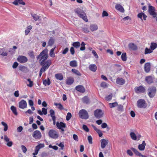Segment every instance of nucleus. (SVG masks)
<instances>
[{"mask_svg":"<svg viewBox=\"0 0 157 157\" xmlns=\"http://www.w3.org/2000/svg\"><path fill=\"white\" fill-rule=\"evenodd\" d=\"M48 50L45 49L43 50L37 57V59H39V61L40 64H43V62L48 58Z\"/></svg>","mask_w":157,"mask_h":157,"instance_id":"nucleus-1","label":"nucleus"},{"mask_svg":"<svg viewBox=\"0 0 157 157\" xmlns=\"http://www.w3.org/2000/svg\"><path fill=\"white\" fill-rule=\"evenodd\" d=\"M75 12L83 20L86 22L88 21V19L87 18L86 14L84 11L82 10L80 8H77L75 10Z\"/></svg>","mask_w":157,"mask_h":157,"instance_id":"nucleus-2","label":"nucleus"},{"mask_svg":"<svg viewBox=\"0 0 157 157\" xmlns=\"http://www.w3.org/2000/svg\"><path fill=\"white\" fill-rule=\"evenodd\" d=\"M80 45H81V47L80 48V50L81 51L84 50L86 48L85 47V44L84 42H82L81 44L79 42H75L72 44V45L76 48H79Z\"/></svg>","mask_w":157,"mask_h":157,"instance_id":"nucleus-3","label":"nucleus"},{"mask_svg":"<svg viewBox=\"0 0 157 157\" xmlns=\"http://www.w3.org/2000/svg\"><path fill=\"white\" fill-rule=\"evenodd\" d=\"M48 135L49 137L53 139H56L59 137V134L54 129H51L48 132Z\"/></svg>","mask_w":157,"mask_h":157,"instance_id":"nucleus-4","label":"nucleus"},{"mask_svg":"<svg viewBox=\"0 0 157 157\" xmlns=\"http://www.w3.org/2000/svg\"><path fill=\"white\" fill-rule=\"evenodd\" d=\"M79 117L82 119H87L89 117L88 113L86 110L82 109L80 110L78 113Z\"/></svg>","mask_w":157,"mask_h":157,"instance_id":"nucleus-5","label":"nucleus"},{"mask_svg":"<svg viewBox=\"0 0 157 157\" xmlns=\"http://www.w3.org/2000/svg\"><path fill=\"white\" fill-rule=\"evenodd\" d=\"M156 89L155 87H151L148 89V94L150 98H153L155 95Z\"/></svg>","mask_w":157,"mask_h":157,"instance_id":"nucleus-6","label":"nucleus"},{"mask_svg":"<svg viewBox=\"0 0 157 157\" xmlns=\"http://www.w3.org/2000/svg\"><path fill=\"white\" fill-rule=\"evenodd\" d=\"M137 106L141 108H145L147 107V104L145 100L143 99L139 100L137 102Z\"/></svg>","mask_w":157,"mask_h":157,"instance_id":"nucleus-7","label":"nucleus"},{"mask_svg":"<svg viewBox=\"0 0 157 157\" xmlns=\"http://www.w3.org/2000/svg\"><path fill=\"white\" fill-rule=\"evenodd\" d=\"M148 12L154 18L157 16V13L155 12V8L152 6H149Z\"/></svg>","mask_w":157,"mask_h":157,"instance_id":"nucleus-8","label":"nucleus"},{"mask_svg":"<svg viewBox=\"0 0 157 157\" xmlns=\"http://www.w3.org/2000/svg\"><path fill=\"white\" fill-rule=\"evenodd\" d=\"M104 113L101 109H96L94 112V115L95 117L99 118L102 117Z\"/></svg>","mask_w":157,"mask_h":157,"instance_id":"nucleus-9","label":"nucleus"},{"mask_svg":"<svg viewBox=\"0 0 157 157\" xmlns=\"http://www.w3.org/2000/svg\"><path fill=\"white\" fill-rule=\"evenodd\" d=\"M56 125L58 129L61 130L62 132H64V130L63 128L66 127L65 124L62 122H57L56 123Z\"/></svg>","mask_w":157,"mask_h":157,"instance_id":"nucleus-10","label":"nucleus"},{"mask_svg":"<svg viewBox=\"0 0 157 157\" xmlns=\"http://www.w3.org/2000/svg\"><path fill=\"white\" fill-rule=\"evenodd\" d=\"M17 60L21 63H24L28 61V59L25 56H19L17 58Z\"/></svg>","mask_w":157,"mask_h":157,"instance_id":"nucleus-11","label":"nucleus"},{"mask_svg":"<svg viewBox=\"0 0 157 157\" xmlns=\"http://www.w3.org/2000/svg\"><path fill=\"white\" fill-rule=\"evenodd\" d=\"M33 137L36 139H40L41 137V133L38 130H36L33 133Z\"/></svg>","mask_w":157,"mask_h":157,"instance_id":"nucleus-12","label":"nucleus"},{"mask_svg":"<svg viewBox=\"0 0 157 157\" xmlns=\"http://www.w3.org/2000/svg\"><path fill=\"white\" fill-rule=\"evenodd\" d=\"M19 107L21 109H24L27 108V103L24 100H22L19 102Z\"/></svg>","mask_w":157,"mask_h":157,"instance_id":"nucleus-13","label":"nucleus"},{"mask_svg":"<svg viewBox=\"0 0 157 157\" xmlns=\"http://www.w3.org/2000/svg\"><path fill=\"white\" fill-rule=\"evenodd\" d=\"M4 140L6 142V145L9 147H11L13 145V142L10 141V138L6 135H4Z\"/></svg>","mask_w":157,"mask_h":157,"instance_id":"nucleus-14","label":"nucleus"},{"mask_svg":"<svg viewBox=\"0 0 157 157\" xmlns=\"http://www.w3.org/2000/svg\"><path fill=\"white\" fill-rule=\"evenodd\" d=\"M101 146L102 148L103 149L108 144L109 141L105 139H102L101 141Z\"/></svg>","mask_w":157,"mask_h":157,"instance_id":"nucleus-15","label":"nucleus"},{"mask_svg":"<svg viewBox=\"0 0 157 157\" xmlns=\"http://www.w3.org/2000/svg\"><path fill=\"white\" fill-rule=\"evenodd\" d=\"M12 3L16 6L21 5L23 6L25 5V3L23 0H15Z\"/></svg>","mask_w":157,"mask_h":157,"instance_id":"nucleus-16","label":"nucleus"},{"mask_svg":"<svg viewBox=\"0 0 157 157\" xmlns=\"http://www.w3.org/2000/svg\"><path fill=\"white\" fill-rule=\"evenodd\" d=\"M75 89L78 91L82 93H84L85 91V89L84 87L83 86L81 85L76 86Z\"/></svg>","mask_w":157,"mask_h":157,"instance_id":"nucleus-17","label":"nucleus"},{"mask_svg":"<svg viewBox=\"0 0 157 157\" xmlns=\"http://www.w3.org/2000/svg\"><path fill=\"white\" fill-rule=\"evenodd\" d=\"M145 90L144 88L142 86H140L135 88V91L137 93H144Z\"/></svg>","mask_w":157,"mask_h":157,"instance_id":"nucleus-18","label":"nucleus"},{"mask_svg":"<svg viewBox=\"0 0 157 157\" xmlns=\"http://www.w3.org/2000/svg\"><path fill=\"white\" fill-rule=\"evenodd\" d=\"M115 8L117 10L123 13L124 11L123 7L120 4H116L115 6Z\"/></svg>","mask_w":157,"mask_h":157,"instance_id":"nucleus-19","label":"nucleus"},{"mask_svg":"<svg viewBox=\"0 0 157 157\" xmlns=\"http://www.w3.org/2000/svg\"><path fill=\"white\" fill-rule=\"evenodd\" d=\"M98 26L96 24L91 25L90 26V30L92 32L96 31L98 29Z\"/></svg>","mask_w":157,"mask_h":157,"instance_id":"nucleus-20","label":"nucleus"},{"mask_svg":"<svg viewBox=\"0 0 157 157\" xmlns=\"http://www.w3.org/2000/svg\"><path fill=\"white\" fill-rule=\"evenodd\" d=\"M131 149L136 155L142 157H147L146 156L142 155L141 153L135 148H132Z\"/></svg>","mask_w":157,"mask_h":157,"instance_id":"nucleus-21","label":"nucleus"},{"mask_svg":"<svg viewBox=\"0 0 157 157\" xmlns=\"http://www.w3.org/2000/svg\"><path fill=\"white\" fill-rule=\"evenodd\" d=\"M43 64H40L41 65L44 66L45 67H47L48 68L52 63L51 60L50 59L48 60L46 62H44Z\"/></svg>","mask_w":157,"mask_h":157,"instance_id":"nucleus-22","label":"nucleus"},{"mask_svg":"<svg viewBox=\"0 0 157 157\" xmlns=\"http://www.w3.org/2000/svg\"><path fill=\"white\" fill-rule=\"evenodd\" d=\"M146 145V144L144 141H143L142 142V143L140 144H139L138 146V148L139 150L141 151H144L145 148V146Z\"/></svg>","mask_w":157,"mask_h":157,"instance_id":"nucleus-23","label":"nucleus"},{"mask_svg":"<svg viewBox=\"0 0 157 157\" xmlns=\"http://www.w3.org/2000/svg\"><path fill=\"white\" fill-rule=\"evenodd\" d=\"M38 143V144L36 146L35 150L38 152L40 149L44 147V144H40L39 142Z\"/></svg>","mask_w":157,"mask_h":157,"instance_id":"nucleus-24","label":"nucleus"},{"mask_svg":"<svg viewBox=\"0 0 157 157\" xmlns=\"http://www.w3.org/2000/svg\"><path fill=\"white\" fill-rule=\"evenodd\" d=\"M137 17L139 18H140L141 20H143L142 17L143 18V19L144 20H145L147 17V16L143 13H139L137 15Z\"/></svg>","mask_w":157,"mask_h":157,"instance_id":"nucleus-25","label":"nucleus"},{"mask_svg":"<svg viewBox=\"0 0 157 157\" xmlns=\"http://www.w3.org/2000/svg\"><path fill=\"white\" fill-rule=\"evenodd\" d=\"M116 83L119 85H123L124 84L125 82V80L121 78H117L116 81Z\"/></svg>","mask_w":157,"mask_h":157,"instance_id":"nucleus-26","label":"nucleus"},{"mask_svg":"<svg viewBox=\"0 0 157 157\" xmlns=\"http://www.w3.org/2000/svg\"><path fill=\"white\" fill-rule=\"evenodd\" d=\"M0 55L2 56H7L8 53L4 48H0Z\"/></svg>","mask_w":157,"mask_h":157,"instance_id":"nucleus-27","label":"nucleus"},{"mask_svg":"<svg viewBox=\"0 0 157 157\" xmlns=\"http://www.w3.org/2000/svg\"><path fill=\"white\" fill-rule=\"evenodd\" d=\"M89 68L90 71L95 72L97 69V67L94 64H91L89 66Z\"/></svg>","mask_w":157,"mask_h":157,"instance_id":"nucleus-28","label":"nucleus"},{"mask_svg":"<svg viewBox=\"0 0 157 157\" xmlns=\"http://www.w3.org/2000/svg\"><path fill=\"white\" fill-rule=\"evenodd\" d=\"M144 69L146 72H148L150 70V64L149 63H146L144 65Z\"/></svg>","mask_w":157,"mask_h":157,"instance_id":"nucleus-29","label":"nucleus"},{"mask_svg":"<svg viewBox=\"0 0 157 157\" xmlns=\"http://www.w3.org/2000/svg\"><path fill=\"white\" fill-rule=\"evenodd\" d=\"M31 15L35 21L41 20L40 16L36 14H31Z\"/></svg>","mask_w":157,"mask_h":157,"instance_id":"nucleus-30","label":"nucleus"},{"mask_svg":"<svg viewBox=\"0 0 157 157\" xmlns=\"http://www.w3.org/2000/svg\"><path fill=\"white\" fill-rule=\"evenodd\" d=\"M55 77L56 79L59 80H62L63 78L62 75L60 73L56 74Z\"/></svg>","mask_w":157,"mask_h":157,"instance_id":"nucleus-31","label":"nucleus"},{"mask_svg":"<svg viewBox=\"0 0 157 157\" xmlns=\"http://www.w3.org/2000/svg\"><path fill=\"white\" fill-rule=\"evenodd\" d=\"M70 65L73 67H76L78 65L77 62L75 60L71 61L70 63Z\"/></svg>","mask_w":157,"mask_h":157,"instance_id":"nucleus-32","label":"nucleus"},{"mask_svg":"<svg viewBox=\"0 0 157 157\" xmlns=\"http://www.w3.org/2000/svg\"><path fill=\"white\" fill-rule=\"evenodd\" d=\"M129 47L132 50H134L137 49L136 46L133 43H130L128 45Z\"/></svg>","mask_w":157,"mask_h":157,"instance_id":"nucleus-33","label":"nucleus"},{"mask_svg":"<svg viewBox=\"0 0 157 157\" xmlns=\"http://www.w3.org/2000/svg\"><path fill=\"white\" fill-rule=\"evenodd\" d=\"M74 81L73 78H70L67 79L66 83L68 85H71L74 82Z\"/></svg>","mask_w":157,"mask_h":157,"instance_id":"nucleus-34","label":"nucleus"},{"mask_svg":"<svg viewBox=\"0 0 157 157\" xmlns=\"http://www.w3.org/2000/svg\"><path fill=\"white\" fill-rule=\"evenodd\" d=\"M146 81L149 84H150L153 82V79L151 76L147 77L145 78Z\"/></svg>","mask_w":157,"mask_h":157,"instance_id":"nucleus-35","label":"nucleus"},{"mask_svg":"<svg viewBox=\"0 0 157 157\" xmlns=\"http://www.w3.org/2000/svg\"><path fill=\"white\" fill-rule=\"evenodd\" d=\"M157 47V44L156 43L152 42L151 43L150 48L153 51Z\"/></svg>","mask_w":157,"mask_h":157,"instance_id":"nucleus-36","label":"nucleus"},{"mask_svg":"<svg viewBox=\"0 0 157 157\" xmlns=\"http://www.w3.org/2000/svg\"><path fill=\"white\" fill-rule=\"evenodd\" d=\"M54 105L56 106L57 108L60 110H62L64 109V108L63 105L61 103H54Z\"/></svg>","mask_w":157,"mask_h":157,"instance_id":"nucleus-37","label":"nucleus"},{"mask_svg":"<svg viewBox=\"0 0 157 157\" xmlns=\"http://www.w3.org/2000/svg\"><path fill=\"white\" fill-rule=\"evenodd\" d=\"M27 81L29 82V83H27V82H26L27 85L30 87H32L33 85V82L29 78L27 79Z\"/></svg>","mask_w":157,"mask_h":157,"instance_id":"nucleus-38","label":"nucleus"},{"mask_svg":"<svg viewBox=\"0 0 157 157\" xmlns=\"http://www.w3.org/2000/svg\"><path fill=\"white\" fill-rule=\"evenodd\" d=\"M71 71L75 74L77 75L78 76H80L81 75V74L78 70L75 69H72L71 70Z\"/></svg>","mask_w":157,"mask_h":157,"instance_id":"nucleus-39","label":"nucleus"},{"mask_svg":"<svg viewBox=\"0 0 157 157\" xmlns=\"http://www.w3.org/2000/svg\"><path fill=\"white\" fill-rule=\"evenodd\" d=\"M32 28V26L31 25H29L27 27L25 31V33L26 35H28L30 32Z\"/></svg>","mask_w":157,"mask_h":157,"instance_id":"nucleus-40","label":"nucleus"},{"mask_svg":"<svg viewBox=\"0 0 157 157\" xmlns=\"http://www.w3.org/2000/svg\"><path fill=\"white\" fill-rule=\"evenodd\" d=\"M153 51L150 48H146L145 49L144 54L146 55L147 54L151 53Z\"/></svg>","mask_w":157,"mask_h":157,"instance_id":"nucleus-41","label":"nucleus"},{"mask_svg":"<svg viewBox=\"0 0 157 157\" xmlns=\"http://www.w3.org/2000/svg\"><path fill=\"white\" fill-rule=\"evenodd\" d=\"M11 109L13 113L16 115H17V111L16 108L14 106L12 105L11 107Z\"/></svg>","mask_w":157,"mask_h":157,"instance_id":"nucleus-42","label":"nucleus"},{"mask_svg":"<svg viewBox=\"0 0 157 157\" xmlns=\"http://www.w3.org/2000/svg\"><path fill=\"white\" fill-rule=\"evenodd\" d=\"M51 83V82L50 79L49 78H48V79L47 80L45 79L44 80L43 82V84L45 86H46L47 85H49Z\"/></svg>","mask_w":157,"mask_h":157,"instance_id":"nucleus-43","label":"nucleus"},{"mask_svg":"<svg viewBox=\"0 0 157 157\" xmlns=\"http://www.w3.org/2000/svg\"><path fill=\"white\" fill-rule=\"evenodd\" d=\"M130 136L131 138L134 140H136L137 139V137L136 135L133 132H131L130 133Z\"/></svg>","mask_w":157,"mask_h":157,"instance_id":"nucleus-44","label":"nucleus"},{"mask_svg":"<svg viewBox=\"0 0 157 157\" xmlns=\"http://www.w3.org/2000/svg\"><path fill=\"white\" fill-rule=\"evenodd\" d=\"M122 60L125 61L127 60L126 54L125 53H123L121 56Z\"/></svg>","mask_w":157,"mask_h":157,"instance_id":"nucleus-45","label":"nucleus"},{"mask_svg":"<svg viewBox=\"0 0 157 157\" xmlns=\"http://www.w3.org/2000/svg\"><path fill=\"white\" fill-rule=\"evenodd\" d=\"M56 47L54 48H52L50 52V56L52 57H54L55 56V54L54 53V51L55 48Z\"/></svg>","mask_w":157,"mask_h":157,"instance_id":"nucleus-46","label":"nucleus"},{"mask_svg":"<svg viewBox=\"0 0 157 157\" xmlns=\"http://www.w3.org/2000/svg\"><path fill=\"white\" fill-rule=\"evenodd\" d=\"M1 124L4 127V131H6L7 130L8 128L7 124L3 121H2L1 122Z\"/></svg>","mask_w":157,"mask_h":157,"instance_id":"nucleus-47","label":"nucleus"},{"mask_svg":"<svg viewBox=\"0 0 157 157\" xmlns=\"http://www.w3.org/2000/svg\"><path fill=\"white\" fill-rule=\"evenodd\" d=\"M1 124L4 127V131H6L7 130L8 128L7 124L3 121H2L1 122Z\"/></svg>","mask_w":157,"mask_h":157,"instance_id":"nucleus-48","label":"nucleus"},{"mask_svg":"<svg viewBox=\"0 0 157 157\" xmlns=\"http://www.w3.org/2000/svg\"><path fill=\"white\" fill-rule=\"evenodd\" d=\"M54 40L52 38H51L49 40L48 43V46H51L54 44Z\"/></svg>","mask_w":157,"mask_h":157,"instance_id":"nucleus-49","label":"nucleus"},{"mask_svg":"<svg viewBox=\"0 0 157 157\" xmlns=\"http://www.w3.org/2000/svg\"><path fill=\"white\" fill-rule=\"evenodd\" d=\"M82 100L84 103L86 104L88 103L89 102V99L86 96H85L83 98Z\"/></svg>","mask_w":157,"mask_h":157,"instance_id":"nucleus-50","label":"nucleus"},{"mask_svg":"<svg viewBox=\"0 0 157 157\" xmlns=\"http://www.w3.org/2000/svg\"><path fill=\"white\" fill-rule=\"evenodd\" d=\"M49 112L50 113V115L51 116V117L52 118L56 117L55 116V112L53 110V109H50Z\"/></svg>","mask_w":157,"mask_h":157,"instance_id":"nucleus-51","label":"nucleus"},{"mask_svg":"<svg viewBox=\"0 0 157 157\" xmlns=\"http://www.w3.org/2000/svg\"><path fill=\"white\" fill-rule=\"evenodd\" d=\"M101 87L105 88L108 87V84L105 82H102L101 84Z\"/></svg>","mask_w":157,"mask_h":157,"instance_id":"nucleus-52","label":"nucleus"},{"mask_svg":"<svg viewBox=\"0 0 157 157\" xmlns=\"http://www.w3.org/2000/svg\"><path fill=\"white\" fill-rule=\"evenodd\" d=\"M71 114L70 113H67V115L66 117V120L68 121L69 120L71 117Z\"/></svg>","mask_w":157,"mask_h":157,"instance_id":"nucleus-53","label":"nucleus"},{"mask_svg":"<svg viewBox=\"0 0 157 157\" xmlns=\"http://www.w3.org/2000/svg\"><path fill=\"white\" fill-rule=\"evenodd\" d=\"M109 105L110 108H113L118 105V104L117 102H115L113 103H110Z\"/></svg>","mask_w":157,"mask_h":157,"instance_id":"nucleus-54","label":"nucleus"},{"mask_svg":"<svg viewBox=\"0 0 157 157\" xmlns=\"http://www.w3.org/2000/svg\"><path fill=\"white\" fill-rule=\"evenodd\" d=\"M21 147L23 152L24 153H26L27 151V149L26 147L22 145L21 146Z\"/></svg>","mask_w":157,"mask_h":157,"instance_id":"nucleus-55","label":"nucleus"},{"mask_svg":"<svg viewBox=\"0 0 157 157\" xmlns=\"http://www.w3.org/2000/svg\"><path fill=\"white\" fill-rule=\"evenodd\" d=\"M112 94L109 95L108 96L106 97H105V99L107 101H109L112 98Z\"/></svg>","mask_w":157,"mask_h":157,"instance_id":"nucleus-56","label":"nucleus"},{"mask_svg":"<svg viewBox=\"0 0 157 157\" xmlns=\"http://www.w3.org/2000/svg\"><path fill=\"white\" fill-rule=\"evenodd\" d=\"M87 139L89 141V143L90 144H92V138L91 136H88Z\"/></svg>","mask_w":157,"mask_h":157,"instance_id":"nucleus-57","label":"nucleus"},{"mask_svg":"<svg viewBox=\"0 0 157 157\" xmlns=\"http://www.w3.org/2000/svg\"><path fill=\"white\" fill-rule=\"evenodd\" d=\"M42 113L43 114H44V115H46L47 113V109L44 108H42Z\"/></svg>","mask_w":157,"mask_h":157,"instance_id":"nucleus-58","label":"nucleus"},{"mask_svg":"<svg viewBox=\"0 0 157 157\" xmlns=\"http://www.w3.org/2000/svg\"><path fill=\"white\" fill-rule=\"evenodd\" d=\"M83 129L86 132L89 131V129L87 126L85 125H83L82 126Z\"/></svg>","mask_w":157,"mask_h":157,"instance_id":"nucleus-59","label":"nucleus"},{"mask_svg":"<svg viewBox=\"0 0 157 157\" xmlns=\"http://www.w3.org/2000/svg\"><path fill=\"white\" fill-rule=\"evenodd\" d=\"M108 13L105 11H103L102 13V17H107L108 16Z\"/></svg>","mask_w":157,"mask_h":157,"instance_id":"nucleus-60","label":"nucleus"},{"mask_svg":"<svg viewBox=\"0 0 157 157\" xmlns=\"http://www.w3.org/2000/svg\"><path fill=\"white\" fill-rule=\"evenodd\" d=\"M28 54L29 56L32 58H33L34 57V53L33 51H31L29 52L28 53Z\"/></svg>","mask_w":157,"mask_h":157,"instance_id":"nucleus-61","label":"nucleus"},{"mask_svg":"<svg viewBox=\"0 0 157 157\" xmlns=\"http://www.w3.org/2000/svg\"><path fill=\"white\" fill-rule=\"evenodd\" d=\"M48 69V68H47V67H45L44 66H42L40 71L42 72H44Z\"/></svg>","mask_w":157,"mask_h":157,"instance_id":"nucleus-62","label":"nucleus"},{"mask_svg":"<svg viewBox=\"0 0 157 157\" xmlns=\"http://www.w3.org/2000/svg\"><path fill=\"white\" fill-rule=\"evenodd\" d=\"M92 53L94 55V56L96 58H98V55L96 52L94 50H93L92 51Z\"/></svg>","mask_w":157,"mask_h":157,"instance_id":"nucleus-63","label":"nucleus"},{"mask_svg":"<svg viewBox=\"0 0 157 157\" xmlns=\"http://www.w3.org/2000/svg\"><path fill=\"white\" fill-rule=\"evenodd\" d=\"M18 63L17 62H15L14 63L12 66V67L14 69L16 68L18 66Z\"/></svg>","mask_w":157,"mask_h":157,"instance_id":"nucleus-64","label":"nucleus"}]
</instances>
